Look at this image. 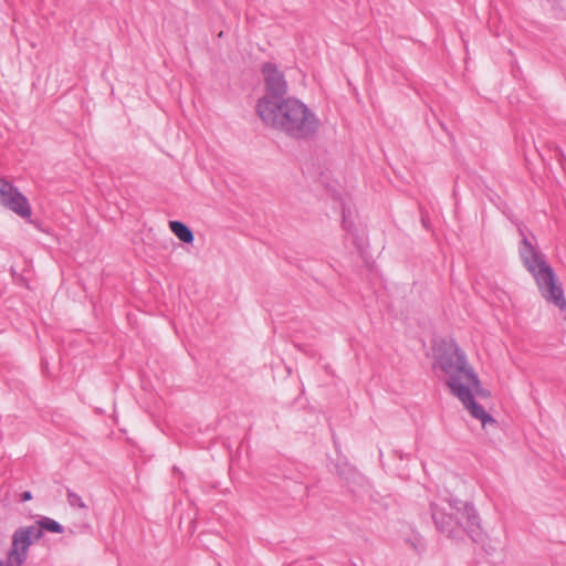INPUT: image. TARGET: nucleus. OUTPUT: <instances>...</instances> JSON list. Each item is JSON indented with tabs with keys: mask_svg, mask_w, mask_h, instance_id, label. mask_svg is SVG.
<instances>
[{
	"mask_svg": "<svg viewBox=\"0 0 566 566\" xmlns=\"http://www.w3.org/2000/svg\"><path fill=\"white\" fill-rule=\"evenodd\" d=\"M255 111L266 126L294 140H311L321 128L316 114L296 97L289 96L272 105L263 102L255 106Z\"/></svg>",
	"mask_w": 566,
	"mask_h": 566,
	"instance_id": "1",
	"label": "nucleus"
},
{
	"mask_svg": "<svg viewBox=\"0 0 566 566\" xmlns=\"http://www.w3.org/2000/svg\"><path fill=\"white\" fill-rule=\"evenodd\" d=\"M430 512L437 530L450 538L467 534L473 542L482 537L480 517L474 506L461 500L431 503Z\"/></svg>",
	"mask_w": 566,
	"mask_h": 566,
	"instance_id": "2",
	"label": "nucleus"
},
{
	"mask_svg": "<svg viewBox=\"0 0 566 566\" xmlns=\"http://www.w3.org/2000/svg\"><path fill=\"white\" fill-rule=\"evenodd\" d=\"M523 239L520 247V258L525 269L532 274L541 296L560 311L566 310L564 289L554 269L547 263L545 255L537 251L518 228Z\"/></svg>",
	"mask_w": 566,
	"mask_h": 566,
	"instance_id": "3",
	"label": "nucleus"
},
{
	"mask_svg": "<svg viewBox=\"0 0 566 566\" xmlns=\"http://www.w3.org/2000/svg\"><path fill=\"white\" fill-rule=\"evenodd\" d=\"M436 359L440 368L448 376L447 381L459 379L462 386L468 388L481 398H489L491 392L483 388L481 381L469 365L465 353L459 347L452 338L441 339L434 349Z\"/></svg>",
	"mask_w": 566,
	"mask_h": 566,
	"instance_id": "4",
	"label": "nucleus"
},
{
	"mask_svg": "<svg viewBox=\"0 0 566 566\" xmlns=\"http://www.w3.org/2000/svg\"><path fill=\"white\" fill-rule=\"evenodd\" d=\"M262 74L264 77L265 94L258 99L256 105H261L263 102L272 105L284 101L287 93V83L284 74L272 62L263 64Z\"/></svg>",
	"mask_w": 566,
	"mask_h": 566,
	"instance_id": "5",
	"label": "nucleus"
},
{
	"mask_svg": "<svg viewBox=\"0 0 566 566\" xmlns=\"http://www.w3.org/2000/svg\"><path fill=\"white\" fill-rule=\"evenodd\" d=\"M0 203L21 218L29 219L32 214L27 197L3 177H0Z\"/></svg>",
	"mask_w": 566,
	"mask_h": 566,
	"instance_id": "6",
	"label": "nucleus"
},
{
	"mask_svg": "<svg viewBox=\"0 0 566 566\" xmlns=\"http://www.w3.org/2000/svg\"><path fill=\"white\" fill-rule=\"evenodd\" d=\"M458 380L459 379L454 378L452 381H447V385L450 388L451 394L463 403L465 409L469 410L470 415L473 418L480 420L483 426L486 423H496V420L475 401L473 394L468 388V386H462L460 382H458Z\"/></svg>",
	"mask_w": 566,
	"mask_h": 566,
	"instance_id": "7",
	"label": "nucleus"
},
{
	"mask_svg": "<svg viewBox=\"0 0 566 566\" xmlns=\"http://www.w3.org/2000/svg\"><path fill=\"white\" fill-rule=\"evenodd\" d=\"M33 544L24 527H19L12 535V544L6 553L7 566H22L28 558V549Z\"/></svg>",
	"mask_w": 566,
	"mask_h": 566,
	"instance_id": "8",
	"label": "nucleus"
},
{
	"mask_svg": "<svg viewBox=\"0 0 566 566\" xmlns=\"http://www.w3.org/2000/svg\"><path fill=\"white\" fill-rule=\"evenodd\" d=\"M169 229L184 243L191 244L195 240L192 230L182 221H170Z\"/></svg>",
	"mask_w": 566,
	"mask_h": 566,
	"instance_id": "9",
	"label": "nucleus"
},
{
	"mask_svg": "<svg viewBox=\"0 0 566 566\" xmlns=\"http://www.w3.org/2000/svg\"><path fill=\"white\" fill-rule=\"evenodd\" d=\"M38 523L42 527V531H46L50 533H56V534H61L64 532V527L59 522H56L55 520H52L50 517H46V516L41 517L38 521Z\"/></svg>",
	"mask_w": 566,
	"mask_h": 566,
	"instance_id": "10",
	"label": "nucleus"
},
{
	"mask_svg": "<svg viewBox=\"0 0 566 566\" xmlns=\"http://www.w3.org/2000/svg\"><path fill=\"white\" fill-rule=\"evenodd\" d=\"M66 500L69 505L73 509H87V505L82 497L71 489H66Z\"/></svg>",
	"mask_w": 566,
	"mask_h": 566,
	"instance_id": "11",
	"label": "nucleus"
},
{
	"mask_svg": "<svg viewBox=\"0 0 566 566\" xmlns=\"http://www.w3.org/2000/svg\"><path fill=\"white\" fill-rule=\"evenodd\" d=\"M24 531L28 532L31 541L34 543L43 536V531L40 524L36 522L35 525L24 527Z\"/></svg>",
	"mask_w": 566,
	"mask_h": 566,
	"instance_id": "12",
	"label": "nucleus"
},
{
	"mask_svg": "<svg viewBox=\"0 0 566 566\" xmlns=\"http://www.w3.org/2000/svg\"><path fill=\"white\" fill-rule=\"evenodd\" d=\"M352 226H353L352 223L347 222L345 210H344L343 211V227L345 230L349 231Z\"/></svg>",
	"mask_w": 566,
	"mask_h": 566,
	"instance_id": "13",
	"label": "nucleus"
},
{
	"mask_svg": "<svg viewBox=\"0 0 566 566\" xmlns=\"http://www.w3.org/2000/svg\"><path fill=\"white\" fill-rule=\"evenodd\" d=\"M31 499H32V494L30 491H24L21 494V501H23V502L30 501Z\"/></svg>",
	"mask_w": 566,
	"mask_h": 566,
	"instance_id": "14",
	"label": "nucleus"
},
{
	"mask_svg": "<svg viewBox=\"0 0 566 566\" xmlns=\"http://www.w3.org/2000/svg\"><path fill=\"white\" fill-rule=\"evenodd\" d=\"M3 545V541L0 538V547Z\"/></svg>",
	"mask_w": 566,
	"mask_h": 566,
	"instance_id": "15",
	"label": "nucleus"
}]
</instances>
